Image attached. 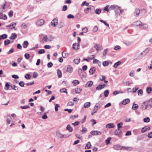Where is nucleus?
Listing matches in <instances>:
<instances>
[{
  "label": "nucleus",
  "instance_id": "obj_32",
  "mask_svg": "<svg viewBox=\"0 0 152 152\" xmlns=\"http://www.w3.org/2000/svg\"><path fill=\"white\" fill-rule=\"evenodd\" d=\"M138 105L137 104H135L134 102L133 103L132 107V108L133 109L135 110L136 109L138 108Z\"/></svg>",
  "mask_w": 152,
  "mask_h": 152
},
{
  "label": "nucleus",
  "instance_id": "obj_27",
  "mask_svg": "<svg viewBox=\"0 0 152 152\" xmlns=\"http://www.w3.org/2000/svg\"><path fill=\"white\" fill-rule=\"evenodd\" d=\"M148 25L147 24L142 23L140 28L145 29H146L148 28Z\"/></svg>",
  "mask_w": 152,
  "mask_h": 152
},
{
  "label": "nucleus",
  "instance_id": "obj_54",
  "mask_svg": "<svg viewBox=\"0 0 152 152\" xmlns=\"http://www.w3.org/2000/svg\"><path fill=\"white\" fill-rule=\"evenodd\" d=\"M74 103L72 101L69 102H68L67 104L68 106H73L74 105Z\"/></svg>",
  "mask_w": 152,
  "mask_h": 152
},
{
  "label": "nucleus",
  "instance_id": "obj_56",
  "mask_svg": "<svg viewBox=\"0 0 152 152\" xmlns=\"http://www.w3.org/2000/svg\"><path fill=\"white\" fill-rule=\"evenodd\" d=\"M102 64L104 66H107L109 64V62L107 61H104L103 62Z\"/></svg>",
  "mask_w": 152,
  "mask_h": 152
},
{
  "label": "nucleus",
  "instance_id": "obj_20",
  "mask_svg": "<svg viewBox=\"0 0 152 152\" xmlns=\"http://www.w3.org/2000/svg\"><path fill=\"white\" fill-rule=\"evenodd\" d=\"M94 48L96 50H101L102 49V47L101 46H99L98 44H96L94 46Z\"/></svg>",
  "mask_w": 152,
  "mask_h": 152
},
{
  "label": "nucleus",
  "instance_id": "obj_6",
  "mask_svg": "<svg viewBox=\"0 0 152 152\" xmlns=\"http://www.w3.org/2000/svg\"><path fill=\"white\" fill-rule=\"evenodd\" d=\"M56 135L57 137L61 138L66 137L65 135L62 134L58 131L56 132Z\"/></svg>",
  "mask_w": 152,
  "mask_h": 152
},
{
  "label": "nucleus",
  "instance_id": "obj_3",
  "mask_svg": "<svg viewBox=\"0 0 152 152\" xmlns=\"http://www.w3.org/2000/svg\"><path fill=\"white\" fill-rule=\"evenodd\" d=\"M53 39V38L52 36L50 35H45L43 37L42 39V40H44L45 42L51 41Z\"/></svg>",
  "mask_w": 152,
  "mask_h": 152
},
{
  "label": "nucleus",
  "instance_id": "obj_49",
  "mask_svg": "<svg viewBox=\"0 0 152 152\" xmlns=\"http://www.w3.org/2000/svg\"><path fill=\"white\" fill-rule=\"evenodd\" d=\"M89 4L88 3H87L86 1L83 2L81 4V6H84V5H86V6H88Z\"/></svg>",
  "mask_w": 152,
  "mask_h": 152
},
{
  "label": "nucleus",
  "instance_id": "obj_26",
  "mask_svg": "<svg viewBox=\"0 0 152 152\" xmlns=\"http://www.w3.org/2000/svg\"><path fill=\"white\" fill-rule=\"evenodd\" d=\"M28 45V43L27 41H25L23 44V46L24 48H26Z\"/></svg>",
  "mask_w": 152,
  "mask_h": 152
},
{
  "label": "nucleus",
  "instance_id": "obj_60",
  "mask_svg": "<svg viewBox=\"0 0 152 152\" xmlns=\"http://www.w3.org/2000/svg\"><path fill=\"white\" fill-rule=\"evenodd\" d=\"M86 115H85L84 116V118L83 119L81 120L80 121V123H83L85 122L86 120Z\"/></svg>",
  "mask_w": 152,
  "mask_h": 152
},
{
  "label": "nucleus",
  "instance_id": "obj_29",
  "mask_svg": "<svg viewBox=\"0 0 152 152\" xmlns=\"http://www.w3.org/2000/svg\"><path fill=\"white\" fill-rule=\"evenodd\" d=\"M149 51V49L148 48H146L145 50L141 53V55H143L144 54H146Z\"/></svg>",
  "mask_w": 152,
  "mask_h": 152
},
{
  "label": "nucleus",
  "instance_id": "obj_55",
  "mask_svg": "<svg viewBox=\"0 0 152 152\" xmlns=\"http://www.w3.org/2000/svg\"><path fill=\"white\" fill-rule=\"evenodd\" d=\"M10 86L13 89H14V90H16L18 89L17 87L15 86L14 85H12Z\"/></svg>",
  "mask_w": 152,
  "mask_h": 152
},
{
  "label": "nucleus",
  "instance_id": "obj_53",
  "mask_svg": "<svg viewBox=\"0 0 152 152\" xmlns=\"http://www.w3.org/2000/svg\"><path fill=\"white\" fill-rule=\"evenodd\" d=\"M10 86L9 84L8 83H7L5 85V88H4L5 89L7 90L9 89V87Z\"/></svg>",
  "mask_w": 152,
  "mask_h": 152
},
{
  "label": "nucleus",
  "instance_id": "obj_7",
  "mask_svg": "<svg viewBox=\"0 0 152 152\" xmlns=\"http://www.w3.org/2000/svg\"><path fill=\"white\" fill-rule=\"evenodd\" d=\"M102 132L100 131H91V134L92 135L94 136L97 135H100L102 134Z\"/></svg>",
  "mask_w": 152,
  "mask_h": 152
},
{
  "label": "nucleus",
  "instance_id": "obj_61",
  "mask_svg": "<svg viewBox=\"0 0 152 152\" xmlns=\"http://www.w3.org/2000/svg\"><path fill=\"white\" fill-rule=\"evenodd\" d=\"M138 87H136L134 88H133L132 91V92L133 93H135L137 91L138 89Z\"/></svg>",
  "mask_w": 152,
  "mask_h": 152
},
{
  "label": "nucleus",
  "instance_id": "obj_57",
  "mask_svg": "<svg viewBox=\"0 0 152 152\" xmlns=\"http://www.w3.org/2000/svg\"><path fill=\"white\" fill-rule=\"evenodd\" d=\"M111 138L110 137H108L105 140V142L107 145H108L110 142Z\"/></svg>",
  "mask_w": 152,
  "mask_h": 152
},
{
  "label": "nucleus",
  "instance_id": "obj_5",
  "mask_svg": "<svg viewBox=\"0 0 152 152\" xmlns=\"http://www.w3.org/2000/svg\"><path fill=\"white\" fill-rule=\"evenodd\" d=\"M44 20L42 19H39L37 21L36 24L39 26H41L43 25L44 23Z\"/></svg>",
  "mask_w": 152,
  "mask_h": 152
},
{
  "label": "nucleus",
  "instance_id": "obj_28",
  "mask_svg": "<svg viewBox=\"0 0 152 152\" xmlns=\"http://www.w3.org/2000/svg\"><path fill=\"white\" fill-rule=\"evenodd\" d=\"M93 63L94 64H97L99 66L100 64L101 65V62L96 58L94 59Z\"/></svg>",
  "mask_w": 152,
  "mask_h": 152
},
{
  "label": "nucleus",
  "instance_id": "obj_64",
  "mask_svg": "<svg viewBox=\"0 0 152 152\" xmlns=\"http://www.w3.org/2000/svg\"><path fill=\"white\" fill-rule=\"evenodd\" d=\"M67 17L68 18L70 19L74 18L75 17L72 15L70 14L68 15Z\"/></svg>",
  "mask_w": 152,
  "mask_h": 152
},
{
  "label": "nucleus",
  "instance_id": "obj_25",
  "mask_svg": "<svg viewBox=\"0 0 152 152\" xmlns=\"http://www.w3.org/2000/svg\"><path fill=\"white\" fill-rule=\"evenodd\" d=\"M95 71V67H93L91 68L89 70V72L91 75L93 74Z\"/></svg>",
  "mask_w": 152,
  "mask_h": 152
},
{
  "label": "nucleus",
  "instance_id": "obj_22",
  "mask_svg": "<svg viewBox=\"0 0 152 152\" xmlns=\"http://www.w3.org/2000/svg\"><path fill=\"white\" fill-rule=\"evenodd\" d=\"M12 118L11 116L9 115L7 116L6 121L7 122V124H9L10 123L11 121V120Z\"/></svg>",
  "mask_w": 152,
  "mask_h": 152
},
{
  "label": "nucleus",
  "instance_id": "obj_14",
  "mask_svg": "<svg viewBox=\"0 0 152 152\" xmlns=\"http://www.w3.org/2000/svg\"><path fill=\"white\" fill-rule=\"evenodd\" d=\"M141 13L140 12V10L139 9H136L134 12V16L137 17Z\"/></svg>",
  "mask_w": 152,
  "mask_h": 152
},
{
  "label": "nucleus",
  "instance_id": "obj_16",
  "mask_svg": "<svg viewBox=\"0 0 152 152\" xmlns=\"http://www.w3.org/2000/svg\"><path fill=\"white\" fill-rule=\"evenodd\" d=\"M106 85L105 84H100L96 87V89L97 90H100L102 88H103Z\"/></svg>",
  "mask_w": 152,
  "mask_h": 152
},
{
  "label": "nucleus",
  "instance_id": "obj_62",
  "mask_svg": "<svg viewBox=\"0 0 152 152\" xmlns=\"http://www.w3.org/2000/svg\"><path fill=\"white\" fill-rule=\"evenodd\" d=\"M1 39H5L7 38V35L6 34H3L1 36Z\"/></svg>",
  "mask_w": 152,
  "mask_h": 152
},
{
  "label": "nucleus",
  "instance_id": "obj_21",
  "mask_svg": "<svg viewBox=\"0 0 152 152\" xmlns=\"http://www.w3.org/2000/svg\"><path fill=\"white\" fill-rule=\"evenodd\" d=\"M93 82L92 81H89L87 82L86 83L85 87H91L93 84Z\"/></svg>",
  "mask_w": 152,
  "mask_h": 152
},
{
  "label": "nucleus",
  "instance_id": "obj_48",
  "mask_svg": "<svg viewBox=\"0 0 152 152\" xmlns=\"http://www.w3.org/2000/svg\"><path fill=\"white\" fill-rule=\"evenodd\" d=\"M148 104H150L151 107H152V98L147 101Z\"/></svg>",
  "mask_w": 152,
  "mask_h": 152
},
{
  "label": "nucleus",
  "instance_id": "obj_59",
  "mask_svg": "<svg viewBox=\"0 0 152 152\" xmlns=\"http://www.w3.org/2000/svg\"><path fill=\"white\" fill-rule=\"evenodd\" d=\"M101 10L100 9H96V10H95L96 13L97 14H100V13H101Z\"/></svg>",
  "mask_w": 152,
  "mask_h": 152
},
{
  "label": "nucleus",
  "instance_id": "obj_58",
  "mask_svg": "<svg viewBox=\"0 0 152 152\" xmlns=\"http://www.w3.org/2000/svg\"><path fill=\"white\" fill-rule=\"evenodd\" d=\"M60 107V106L59 104H56L55 105V111L56 112H57L58 110V107Z\"/></svg>",
  "mask_w": 152,
  "mask_h": 152
},
{
  "label": "nucleus",
  "instance_id": "obj_11",
  "mask_svg": "<svg viewBox=\"0 0 152 152\" xmlns=\"http://www.w3.org/2000/svg\"><path fill=\"white\" fill-rule=\"evenodd\" d=\"M58 22V20L55 18L51 22V25L53 27H55L57 25Z\"/></svg>",
  "mask_w": 152,
  "mask_h": 152
},
{
  "label": "nucleus",
  "instance_id": "obj_24",
  "mask_svg": "<svg viewBox=\"0 0 152 152\" xmlns=\"http://www.w3.org/2000/svg\"><path fill=\"white\" fill-rule=\"evenodd\" d=\"M7 18L6 15L3 13L0 14V19L5 20Z\"/></svg>",
  "mask_w": 152,
  "mask_h": 152
},
{
  "label": "nucleus",
  "instance_id": "obj_15",
  "mask_svg": "<svg viewBox=\"0 0 152 152\" xmlns=\"http://www.w3.org/2000/svg\"><path fill=\"white\" fill-rule=\"evenodd\" d=\"M105 127L107 128L110 129L114 128L115 126L113 123H109L107 124Z\"/></svg>",
  "mask_w": 152,
  "mask_h": 152
},
{
  "label": "nucleus",
  "instance_id": "obj_33",
  "mask_svg": "<svg viewBox=\"0 0 152 152\" xmlns=\"http://www.w3.org/2000/svg\"><path fill=\"white\" fill-rule=\"evenodd\" d=\"M123 125V123L122 122H120L118 124L117 126L118 130H120V129L122 127Z\"/></svg>",
  "mask_w": 152,
  "mask_h": 152
},
{
  "label": "nucleus",
  "instance_id": "obj_35",
  "mask_svg": "<svg viewBox=\"0 0 152 152\" xmlns=\"http://www.w3.org/2000/svg\"><path fill=\"white\" fill-rule=\"evenodd\" d=\"M57 75L58 78L61 77L62 76V73L59 69H57Z\"/></svg>",
  "mask_w": 152,
  "mask_h": 152
},
{
  "label": "nucleus",
  "instance_id": "obj_17",
  "mask_svg": "<svg viewBox=\"0 0 152 152\" xmlns=\"http://www.w3.org/2000/svg\"><path fill=\"white\" fill-rule=\"evenodd\" d=\"M99 79L100 80L102 81H104V82L106 83H107L108 81L107 80H105L106 77L104 75H102L100 76Z\"/></svg>",
  "mask_w": 152,
  "mask_h": 152
},
{
  "label": "nucleus",
  "instance_id": "obj_9",
  "mask_svg": "<svg viewBox=\"0 0 152 152\" xmlns=\"http://www.w3.org/2000/svg\"><path fill=\"white\" fill-rule=\"evenodd\" d=\"M142 22L140 21H137L134 22L133 23V25L137 26H140V27L141 26V25L142 24Z\"/></svg>",
  "mask_w": 152,
  "mask_h": 152
},
{
  "label": "nucleus",
  "instance_id": "obj_31",
  "mask_svg": "<svg viewBox=\"0 0 152 152\" xmlns=\"http://www.w3.org/2000/svg\"><path fill=\"white\" fill-rule=\"evenodd\" d=\"M67 129L70 132H71L73 131V128L70 125H68L66 127Z\"/></svg>",
  "mask_w": 152,
  "mask_h": 152
},
{
  "label": "nucleus",
  "instance_id": "obj_51",
  "mask_svg": "<svg viewBox=\"0 0 152 152\" xmlns=\"http://www.w3.org/2000/svg\"><path fill=\"white\" fill-rule=\"evenodd\" d=\"M45 52L44 49H41L38 51V53L39 54H42L45 53Z\"/></svg>",
  "mask_w": 152,
  "mask_h": 152
},
{
  "label": "nucleus",
  "instance_id": "obj_18",
  "mask_svg": "<svg viewBox=\"0 0 152 152\" xmlns=\"http://www.w3.org/2000/svg\"><path fill=\"white\" fill-rule=\"evenodd\" d=\"M130 102V100L128 99H125L123 100L122 102V104L124 105H126L128 103H129Z\"/></svg>",
  "mask_w": 152,
  "mask_h": 152
},
{
  "label": "nucleus",
  "instance_id": "obj_30",
  "mask_svg": "<svg viewBox=\"0 0 152 152\" xmlns=\"http://www.w3.org/2000/svg\"><path fill=\"white\" fill-rule=\"evenodd\" d=\"M90 7H87L84 9V12L86 14H88L89 12V10H91Z\"/></svg>",
  "mask_w": 152,
  "mask_h": 152
},
{
  "label": "nucleus",
  "instance_id": "obj_47",
  "mask_svg": "<svg viewBox=\"0 0 152 152\" xmlns=\"http://www.w3.org/2000/svg\"><path fill=\"white\" fill-rule=\"evenodd\" d=\"M109 94V91L108 90H105L104 92V96L105 97H107Z\"/></svg>",
  "mask_w": 152,
  "mask_h": 152
},
{
  "label": "nucleus",
  "instance_id": "obj_19",
  "mask_svg": "<svg viewBox=\"0 0 152 152\" xmlns=\"http://www.w3.org/2000/svg\"><path fill=\"white\" fill-rule=\"evenodd\" d=\"M17 35L15 33H13L11 34V36L10 37V39L14 40L17 38Z\"/></svg>",
  "mask_w": 152,
  "mask_h": 152
},
{
  "label": "nucleus",
  "instance_id": "obj_44",
  "mask_svg": "<svg viewBox=\"0 0 152 152\" xmlns=\"http://www.w3.org/2000/svg\"><path fill=\"white\" fill-rule=\"evenodd\" d=\"M150 121V119L149 117H147L143 119V121L145 123H148Z\"/></svg>",
  "mask_w": 152,
  "mask_h": 152
},
{
  "label": "nucleus",
  "instance_id": "obj_43",
  "mask_svg": "<svg viewBox=\"0 0 152 152\" xmlns=\"http://www.w3.org/2000/svg\"><path fill=\"white\" fill-rule=\"evenodd\" d=\"M60 92L62 93H65L66 94H67L68 93L66 91V90L65 88H63L60 90Z\"/></svg>",
  "mask_w": 152,
  "mask_h": 152
},
{
  "label": "nucleus",
  "instance_id": "obj_63",
  "mask_svg": "<svg viewBox=\"0 0 152 152\" xmlns=\"http://www.w3.org/2000/svg\"><path fill=\"white\" fill-rule=\"evenodd\" d=\"M134 75V71L132 70L129 73V75L131 77H133Z\"/></svg>",
  "mask_w": 152,
  "mask_h": 152
},
{
  "label": "nucleus",
  "instance_id": "obj_2",
  "mask_svg": "<svg viewBox=\"0 0 152 152\" xmlns=\"http://www.w3.org/2000/svg\"><path fill=\"white\" fill-rule=\"evenodd\" d=\"M109 9L110 10H113L115 13L118 12H119L120 7L115 5H113L110 7Z\"/></svg>",
  "mask_w": 152,
  "mask_h": 152
},
{
  "label": "nucleus",
  "instance_id": "obj_40",
  "mask_svg": "<svg viewBox=\"0 0 152 152\" xmlns=\"http://www.w3.org/2000/svg\"><path fill=\"white\" fill-rule=\"evenodd\" d=\"M72 83L74 86H76L79 83V82L78 80H74L73 81Z\"/></svg>",
  "mask_w": 152,
  "mask_h": 152
},
{
  "label": "nucleus",
  "instance_id": "obj_41",
  "mask_svg": "<svg viewBox=\"0 0 152 152\" xmlns=\"http://www.w3.org/2000/svg\"><path fill=\"white\" fill-rule=\"evenodd\" d=\"M137 93L138 95L141 96L143 95V91L142 89H140L137 91Z\"/></svg>",
  "mask_w": 152,
  "mask_h": 152
},
{
  "label": "nucleus",
  "instance_id": "obj_34",
  "mask_svg": "<svg viewBox=\"0 0 152 152\" xmlns=\"http://www.w3.org/2000/svg\"><path fill=\"white\" fill-rule=\"evenodd\" d=\"M91 146V144L90 142H89L86 144V145L85 147V148L86 149H89L90 148Z\"/></svg>",
  "mask_w": 152,
  "mask_h": 152
},
{
  "label": "nucleus",
  "instance_id": "obj_12",
  "mask_svg": "<svg viewBox=\"0 0 152 152\" xmlns=\"http://www.w3.org/2000/svg\"><path fill=\"white\" fill-rule=\"evenodd\" d=\"M150 129V128L148 126H146L142 128L141 129V132L142 133H144L145 132L149 130Z\"/></svg>",
  "mask_w": 152,
  "mask_h": 152
},
{
  "label": "nucleus",
  "instance_id": "obj_23",
  "mask_svg": "<svg viewBox=\"0 0 152 152\" xmlns=\"http://www.w3.org/2000/svg\"><path fill=\"white\" fill-rule=\"evenodd\" d=\"M91 105V103L90 102H86L84 103V107L86 108H88L90 107Z\"/></svg>",
  "mask_w": 152,
  "mask_h": 152
},
{
  "label": "nucleus",
  "instance_id": "obj_45",
  "mask_svg": "<svg viewBox=\"0 0 152 152\" xmlns=\"http://www.w3.org/2000/svg\"><path fill=\"white\" fill-rule=\"evenodd\" d=\"M10 41L9 39H7L4 41V45H7L8 44H10Z\"/></svg>",
  "mask_w": 152,
  "mask_h": 152
},
{
  "label": "nucleus",
  "instance_id": "obj_13",
  "mask_svg": "<svg viewBox=\"0 0 152 152\" xmlns=\"http://www.w3.org/2000/svg\"><path fill=\"white\" fill-rule=\"evenodd\" d=\"M113 148L117 150H122V147L121 146H120V145H114L113 146Z\"/></svg>",
  "mask_w": 152,
  "mask_h": 152
},
{
  "label": "nucleus",
  "instance_id": "obj_52",
  "mask_svg": "<svg viewBox=\"0 0 152 152\" xmlns=\"http://www.w3.org/2000/svg\"><path fill=\"white\" fill-rule=\"evenodd\" d=\"M20 107L22 109H26L29 108L30 106L29 105H26L24 106H20Z\"/></svg>",
  "mask_w": 152,
  "mask_h": 152
},
{
  "label": "nucleus",
  "instance_id": "obj_10",
  "mask_svg": "<svg viewBox=\"0 0 152 152\" xmlns=\"http://www.w3.org/2000/svg\"><path fill=\"white\" fill-rule=\"evenodd\" d=\"M102 104V103L101 102L99 101L96 103L94 107L97 109H98V110H99L101 107Z\"/></svg>",
  "mask_w": 152,
  "mask_h": 152
},
{
  "label": "nucleus",
  "instance_id": "obj_8",
  "mask_svg": "<svg viewBox=\"0 0 152 152\" xmlns=\"http://www.w3.org/2000/svg\"><path fill=\"white\" fill-rule=\"evenodd\" d=\"M80 45V42H78L77 43H75L73 44L72 48L74 49H78L79 48Z\"/></svg>",
  "mask_w": 152,
  "mask_h": 152
},
{
  "label": "nucleus",
  "instance_id": "obj_42",
  "mask_svg": "<svg viewBox=\"0 0 152 152\" xmlns=\"http://www.w3.org/2000/svg\"><path fill=\"white\" fill-rule=\"evenodd\" d=\"M121 130H118V129L116 130L115 132V135H118L121 133Z\"/></svg>",
  "mask_w": 152,
  "mask_h": 152
},
{
  "label": "nucleus",
  "instance_id": "obj_50",
  "mask_svg": "<svg viewBox=\"0 0 152 152\" xmlns=\"http://www.w3.org/2000/svg\"><path fill=\"white\" fill-rule=\"evenodd\" d=\"M31 76L29 74H26L25 76V78L27 80L30 79L31 78Z\"/></svg>",
  "mask_w": 152,
  "mask_h": 152
},
{
  "label": "nucleus",
  "instance_id": "obj_36",
  "mask_svg": "<svg viewBox=\"0 0 152 152\" xmlns=\"http://www.w3.org/2000/svg\"><path fill=\"white\" fill-rule=\"evenodd\" d=\"M152 91V88L150 87H148L146 89V91L148 94H150Z\"/></svg>",
  "mask_w": 152,
  "mask_h": 152
},
{
  "label": "nucleus",
  "instance_id": "obj_46",
  "mask_svg": "<svg viewBox=\"0 0 152 152\" xmlns=\"http://www.w3.org/2000/svg\"><path fill=\"white\" fill-rule=\"evenodd\" d=\"M81 89L80 88H76L75 89V92L76 94H79L81 91Z\"/></svg>",
  "mask_w": 152,
  "mask_h": 152
},
{
  "label": "nucleus",
  "instance_id": "obj_39",
  "mask_svg": "<svg viewBox=\"0 0 152 152\" xmlns=\"http://www.w3.org/2000/svg\"><path fill=\"white\" fill-rule=\"evenodd\" d=\"M124 43L127 46H129L132 45V42L128 41L124 42Z\"/></svg>",
  "mask_w": 152,
  "mask_h": 152
},
{
  "label": "nucleus",
  "instance_id": "obj_37",
  "mask_svg": "<svg viewBox=\"0 0 152 152\" xmlns=\"http://www.w3.org/2000/svg\"><path fill=\"white\" fill-rule=\"evenodd\" d=\"M121 64V62L120 61H119L115 63L114 65V67L115 68H116L118 66Z\"/></svg>",
  "mask_w": 152,
  "mask_h": 152
},
{
  "label": "nucleus",
  "instance_id": "obj_4",
  "mask_svg": "<svg viewBox=\"0 0 152 152\" xmlns=\"http://www.w3.org/2000/svg\"><path fill=\"white\" fill-rule=\"evenodd\" d=\"M64 69L66 70V71L68 72L69 73H71L72 72L73 70L72 67L70 65H68L65 67Z\"/></svg>",
  "mask_w": 152,
  "mask_h": 152
},
{
  "label": "nucleus",
  "instance_id": "obj_38",
  "mask_svg": "<svg viewBox=\"0 0 152 152\" xmlns=\"http://www.w3.org/2000/svg\"><path fill=\"white\" fill-rule=\"evenodd\" d=\"M80 58H79L75 59L74 60V62L76 64H78L80 62Z\"/></svg>",
  "mask_w": 152,
  "mask_h": 152
},
{
  "label": "nucleus",
  "instance_id": "obj_1",
  "mask_svg": "<svg viewBox=\"0 0 152 152\" xmlns=\"http://www.w3.org/2000/svg\"><path fill=\"white\" fill-rule=\"evenodd\" d=\"M141 107L142 109L143 110L149 109L151 108L150 104H148L147 101L143 102L142 105Z\"/></svg>",
  "mask_w": 152,
  "mask_h": 152
}]
</instances>
